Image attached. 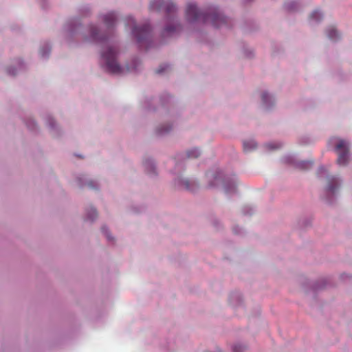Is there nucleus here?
Returning a JSON list of instances; mask_svg holds the SVG:
<instances>
[{
	"mask_svg": "<svg viewBox=\"0 0 352 352\" xmlns=\"http://www.w3.org/2000/svg\"><path fill=\"white\" fill-rule=\"evenodd\" d=\"M331 180H332V182H336V183H337V182H338L337 179H336V178H332V179H331Z\"/></svg>",
	"mask_w": 352,
	"mask_h": 352,
	"instance_id": "nucleus-25",
	"label": "nucleus"
},
{
	"mask_svg": "<svg viewBox=\"0 0 352 352\" xmlns=\"http://www.w3.org/2000/svg\"><path fill=\"white\" fill-rule=\"evenodd\" d=\"M261 97L263 103L267 104L268 102V99L270 98V96L267 93H263Z\"/></svg>",
	"mask_w": 352,
	"mask_h": 352,
	"instance_id": "nucleus-17",
	"label": "nucleus"
},
{
	"mask_svg": "<svg viewBox=\"0 0 352 352\" xmlns=\"http://www.w3.org/2000/svg\"><path fill=\"white\" fill-rule=\"evenodd\" d=\"M200 155V152L197 148L190 150L187 152L188 158H197Z\"/></svg>",
	"mask_w": 352,
	"mask_h": 352,
	"instance_id": "nucleus-13",
	"label": "nucleus"
},
{
	"mask_svg": "<svg viewBox=\"0 0 352 352\" xmlns=\"http://www.w3.org/2000/svg\"><path fill=\"white\" fill-rule=\"evenodd\" d=\"M234 351H238V350H237V348L236 347V346H234Z\"/></svg>",
	"mask_w": 352,
	"mask_h": 352,
	"instance_id": "nucleus-26",
	"label": "nucleus"
},
{
	"mask_svg": "<svg viewBox=\"0 0 352 352\" xmlns=\"http://www.w3.org/2000/svg\"><path fill=\"white\" fill-rule=\"evenodd\" d=\"M97 217V212L94 208H91L87 212V218L91 221H94Z\"/></svg>",
	"mask_w": 352,
	"mask_h": 352,
	"instance_id": "nucleus-15",
	"label": "nucleus"
},
{
	"mask_svg": "<svg viewBox=\"0 0 352 352\" xmlns=\"http://www.w3.org/2000/svg\"><path fill=\"white\" fill-rule=\"evenodd\" d=\"M186 19L190 22L201 21L206 23L210 21L214 27L219 28L221 24L226 23V18L219 11L214 10L211 14L200 12L193 3H188L186 10Z\"/></svg>",
	"mask_w": 352,
	"mask_h": 352,
	"instance_id": "nucleus-2",
	"label": "nucleus"
},
{
	"mask_svg": "<svg viewBox=\"0 0 352 352\" xmlns=\"http://www.w3.org/2000/svg\"><path fill=\"white\" fill-rule=\"evenodd\" d=\"M327 33L328 37L333 41H336L339 37L338 31L333 27L328 28Z\"/></svg>",
	"mask_w": 352,
	"mask_h": 352,
	"instance_id": "nucleus-10",
	"label": "nucleus"
},
{
	"mask_svg": "<svg viewBox=\"0 0 352 352\" xmlns=\"http://www.w3.org/2000/svg\"><path fill=\"white\" fill-rule=\"evenodd\" d=\"M48 52H47L46 53H45V52H44L43 51H41V55H42L43 56H45V54H48Z\"/></svg>",
	"mask_w": 352,
	"mask_h": 352,
	"instance_id": "nucleus-24",
	"label": "nucleus"
},
{
	"mask_svg": "<svg viewBox=\"0 0 352 352\" xmlns=\"http://www.w3.org/2000/svg\"><path fill=\"white\" fill-rule=\"evenodd\" d=\"M208 188H220L226 193H232L236 190V184L230 179H226L221 172H209L206 174Z\"/></svg>",
	"mask_w": 352,
	"mask_h": 352,
	"instance_id": "nucleus-3",
	"label": "nucleus"
},
{
	"mask_svg": "<svg viewBox=\"0 0 352 352\" xmlns=\"http://www.w3.org/2000/svg\"><path fill=\"white\" fill-rule=\"evenodd\" d=\"M126 25L133 26V34L137 39L138 43L141 44L144 41H148L151 36L150 25L146 23L142 26L135 25V21L131 16L127 19Z\"/></svg>",
	"mask_w": 352,
	"mask_h": 352,
	"instance_id": "nucleus-4",
	"label": "nucleus"
},
{
	"mask_svg": "<svg viewBox=\"0 0 352 352\" xmlns=\"http://www.w3.org/2000/svg\"><path fill=\"white\" fill-rule=\"evenodd\" d=\"M310 19L316 21H319L322 19V14L318 10H315L311 14Z\"/></svg>",
	"mask_w": 352,
	"mask_h": 352,
	"instance_id": "nucleus-14",
	"label": "nucleus"
},
{
	"mask_svg": "<svg viewBox=\"0 0 352 352\" xmlns=\"http://www.w3.org/2000/svg\"><path fill=\"white\" fill-rule=\"evenodd\" d=\"M116 20V16L113 12H109L103 16L104 23L109 28L114 25Z\"/></svg>",
	"mask_w": 352,
	"mask_h": 352,
	"instance_id": "nucleus-7",
	"label": "nucleus"
},
{
	"mask_svg": "<svg viewBox=\"0 0 352 352\" xmlns=\"http://www.w3.org/2000/svg\"><path fill=\"white\" fill-rule=\"evenodd\" d=\"M8 73L9 74L15 75V73H14V72H12V71H11V69H8Z\"/></svg>",
	"mask_w": 352,
	"mask_h": 352,
	"instance_id": "nucleus-23",
	"label": "nucleus"
},
{
	"mask_svg": "<svg viewBox=\"0 0 352 352\" xmlns=\"http://www.w3.org/2000/svg\"><path fill=\"white\" fill-rule=\"evenodd\" d=\"M256 147V144L254 141H247L243 142V148L245 151H250Z\"/></svg>",
	"mask_w": 352,
	"mask_h": 352,
	"instance_id": "nucleus-11",
	"label": "nucleus"
},
{
	"mask_svg": "<svg viewBox=\"0 0 352 352\" xmlns=\"http://www.w3.org/2000/svg\"><path fill=\"white\" fill-rule=\"evenodd\" d=\"M170 129V127H166L165 129H163V127H161L160 129H158L157 133L159 134H163L166 132L169 131Z\"/></svg>",
	"mask_w": 352,
	"mask_h": 352,
	"instance_id": "nucleus-18",
	"label": "nucleus"
},
{
	"mask_svg": "<svg viewBox=\"0 0 352 352\" xmlns=\"http://www.w3.org/2000/svg\"><path fill=\"white\" fill-rule=\"evenodd\" d=\"M267 147L269 148V149H275V148H278L280 147L279 145H277V144H268L267 145Z\"/></svg>",
	"mask_w": 352,
	"mask_h": 352,
	"instance_id": "nucleus-20",
	"label": "nucleus"
},
{
	"mask_svg": "<svg viewBox=\"0 0 352 352\" xmlns=\"http://www.w3.org/2000/svg\"><path fill=\"white\" fill-rule=\"evenodd\" d=\"M90 31L93 40L97 42L100 41L102 44L103 51L102 52L101 56L105 62L107 70L113 74H123L124 69L120 66L116 60L118 50L116 47L110 45L107 37L98 35L96 27H91Z\"/></svg>",
	"mask_w": 352,
	"mask_h": 352,
	"instance_id": "nucleus-1",
	"label": "nucleus"
},
{
	"mask_svg": "<svg viewBox=\"0 0 352 352\" xmlns=\"http://www.w3.org/2000/svg\"><path fill=\"white\" fill-rule=\"evenodd\" d=\"M313 166V162L311 161H303L298 164V167L301 170H307Z\"/></svg>",
	"mask_w": 352,
	"mask_h": 352,
	"instance_id": "nucleus-12",
	"label": "nucleus"
},
{
	"mask_svg": "<svg viewBox=\"0 0 352 352\" xmlns=\"http://www.w3.org/2000/svg\"><path fill=\"white\" fill-rule=\"evenodd\" d=\"M328 189H329V190H330V191H333H333L336 190V187H334V186H332L329 185V186H328Z\"/></svg>",
	"mask_w": 352,
	"mask_h": 352,
	"instance_id": "nucleus-22",
	"label": "nucleus"
},
{
	"mask_svg": "<svg viewBox=\"0 0 352 352\" xmlns=\"http://www.w3.org/2000/svg\"><path fill=\"white\" fill-rule=\"evenodd\" d=\"M338 157L337 162L340 166H346L349 162V144L344 140H339L336 146Z\"/></svg>",
	"mask_w": 352,
	"mask_h": 352,
	"instance_id": "nucleus-5",
	"label": "nucleus"
},
{
	"mask_svg": "<svg viewBox=\"0 0 352 352\" xmlns=\"http://www.w3.org/2000/svg\"><path fill=\"white\" fill-rule=\"evenodd\" d=\"M179 29L180 25H168L164 28L163 31V34L167 36L171 35L174 32H177Z\"/></svg>",
	"mask_w": 352,
	"mask_h": 352,
	"instance_id": "nucleus-9",
	"label": "nucleus"
},
{
	"mask_svg": "<svg viewBox=\"0 0 352 352\" xmlns=\"http://www.w3.org/2000/svg\"><path fill=\"white\" fill-rule=\"evenodd\" d=\"M102 232H103L104 235L107 236V240H111V237H110L109 234H108L107 228H105V227L102 228Z\"/></svg>",
	"mask_w": 352,
	"mask_h": 352,
	"instance_id": "nucleus-21",
	"label": "nucleus"
},
{
	"mask_svg": "<svg viewBox=\"0 0 352 352\" xmlns=\"http://www.w3.org/2000/svg\"><path fill=\"white\" fill-rule=\"evenodd\" d=\"M181 184L184 189L194 191L197 188V185L195 181H190L189 179H182Z\"/></svg>",
	"mask_w": 352,
	"mask_h": 352,
	"instance_id": "nucleus-8",
	"label": "nucleus"
},
{
	"mask_svg": "<svg viewBox=\"0 0 352 352\" xmlns=\"http://www.w3.org/2000/svg\"><path fill=\"white\" fill-rule=\"evenodd\" d=\"M87 186L90 188H95L96 187V184L94 181H89L87 184Z\"/></svg>",
	"mask_w": 352,
	"mask_h": 352,
	"instance_id": "nucleus-19",
	"label": "nucleus"
},
{
	"mask_svg": "<svg viewBox=\"0 0 352 352\" xmlns=\"http://www.w3.org/2000/svg\"><path fill=\"white\" fill-rule=\"evenodd\" d=\"M169 67L168 65H163L160 66V67L156 70L157 74H162L164 71H166Z\"/></svg>",
	"mask_w": 352,
	"mask_h": 352,
	"instance_id": "nucleus-16",
	"label": "nucleus"
},
{
	"mask_svg": "<svg viewBox=\"0 0 352 352\" xmlns=\"http://www.w3.org/2000/svg\"><path fill=\"white\" fill-rule=\"evenodd\" d=\"M151 8L159 11L164 10L168 15H171L176 11V7L173 3L164 0H152Z\"/></svg>",
	"mask_w": 352,
	"mask_h": 352,
	"instance_id": "nucleus-6",
	"label": "nucleus"
}]
</instances>
